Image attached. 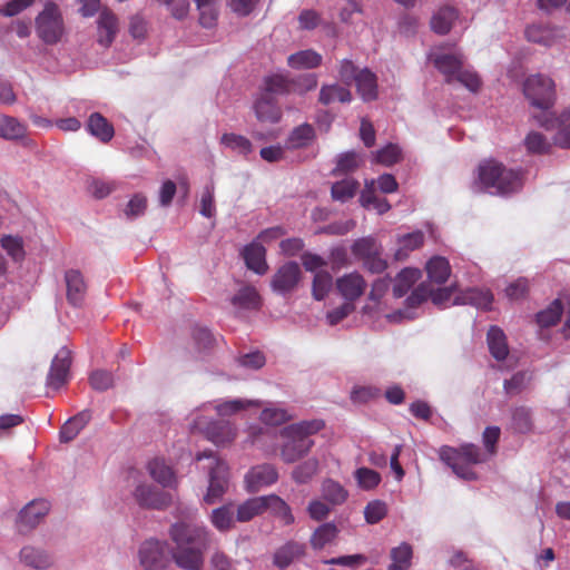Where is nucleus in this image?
<instances>
[{
    "label": "nucleus",
    "instance_id": "9b49d317",
    "mask_svg": "<svg viewBox=\"0 0 570 570\" xmlns=\"http://www.w3.org/2000/svg\"><path fill=\"white\" fill-rule=\"evenodd\" d=\"M139 564L144 570H166L169 566V552L166 541L147 539L138 549Z\"/></svg>",
    "mask_w": 570,
    "mask_h": 570
},
{
    "label": "nucleus",
    "instance_id": "1a4fd4ad",
    "mask_svg": "<svg viewBox=\"0 0 570 570\" xmlns=\"http://www.w3.org/2000/svg\"><path fill=\"white\" fill-rule=\"evenodd\" d=\"M523 92L530 104L541 110H548L554 101V83L543 75H532L523 83Z\"/></svg>",
    "mask_w": 570,
    "mask_h": 570
},
{
    "label": "nucleus",
    "instance_id": "aec40b11",
    "mask_svg": "<svg viewBox=\"0 0 570 570\" xmlns=\"http://www.w3.org/2000/svg\"><path fill=\"white\" fill-rule=\"evenodd\" d=\"M150 478L163 488L174 489L178 484V478L170 465L164 459L155 458L147 464Z\"/></svg>",
    "mask_w": 570,
    "mask_h": 570
},
{
    "label": "nucleus",
    "instance_id": "79ce46f5",
    "mask_svg": "<svg viewBox=\"0 0 570 570\" xmlns=\"http://www.w3.org/2000/svg\"><path fill=\"white\" fill-rule=\"evenodd\" d=\"M232 304L237 309L252 311L259 307L261 298L255 287L244 286L233 296Z\"/></svg>",
    "mask_w": 570,
    "mask_h": 570
},
{
    "label": "nucleus",
    "instance_id": "de8ad7c7",
    "mask_svg": "<svg viewBox=\"0 0 570 570\" xmlns=\"http://www.w3.org/2000/svg\"><path fill=\"white\" fill-rule=\"evenodd\" d=\"M148 200L142 193L134 194L124 206L121 213L127 220H135L141 217L147 209Z\"/></svg>",
    "mask_w": 570,
    "mask_h": 570
},
{
    "label": "nucleus",
    "instance_id": "3c124183",
    "mask_svg": "<svg viewBox=\"0 0 570 570\" xmlns=\"http://www.w3.org/2000/svg\"><path fill=\"white\" fill-rule=\"evenodd\" d=\"M333 287V277L327 271L315 273L312 284V295L316 301L324 299Z\"/></svg>",
    "mask_w": 570,
    "mask_h": 570
},
{
    "label": "nucleus",
    "instance_id": "2eb2a0df",
    "mask_svg": "<svg viewBox=\"0 0 570 570\" xmlns=\"http://www.w3.org/2000/svg\"><path fill=\"white\" fill-rule=\"evenodd\" d=\"M70 364V351L66 347L60 348L51 362L47 376V387L52 390L60 389L68 380Z\"/></svg>",
    "mask_w": 570,
    "mask_h": 570
},
{
    "label": "nucleus",
    "instance_id": "7ed1b4c3",
    "mask_svg": "<svg viewBox=\"0 0 570 570\" xmlns=\"http://www.w3.org/2000/svg\"><path fill=\"white\" fill-rule=\"evenodd\" d=\"M522 187V173L507 168L503 164L487 159L480 163L476 178L472 188L478 193L505 196L520 190Z\"/></svg>",
    "mask_w": 570,
    "mask_h": 570
},
{
    "label": "nucleus",
    "instance_id": "5701e85b",
    "mask_svg": "<svg viewBox=\"0 0 570 570\" xmlns=\"http://www.w3.org/2000/svg\"><path fill=\"white\" fill-rule=\"evenodd\" d=\"M539 122L547 129H557L556 145L562 148L570 147V108L557 119H546L544 121L540 119Z\"/></svg>",
    "mask_w": 570,
    "mask_h": 570
},
{
    "label": "nucleus",
    "instance_id": "72a5a7b5",
    "mask_svg": "<svg viewBox=\"0 0 570 570\" xmlns=\"http://www.w3.org/2000/svg\"><path fill=\"white\" fill-rule=\"evenodd\" d=\"M266 510H269L286 525L295 521L291 507L276 494L264 495V512Z\"/></svg>",
    "mask_w": 570,
    "mask_h": 570
},
{
    "label": "nucleus",
    "instance_id": "c9c22d12",
    "mask_svg": "<svg viewBox=\"0 0 570 570\" xmlns=\"http://www.w3.org/2000/svg\"><path fill=\"white\" fill-rule=\"evenodd\" d=\"M424 243V234L421 230H414L412 233L402 235L397 238V248L394 257L397 261H402L409 256V254L420 248Z\"/></svg>",
    "mask_w": 570,
    "mask_h": 570
},
{
    "label": "nucleus",
    "instance_id": "f8f14e48",
    "mask_svg": "<svg viewBox=\"0 0 570 570\" xmlns=\"http://www.w3.org/2000/svg\"><path fill=\"white\" fill-rule=\"evenodd\" d=\"M136 503L145 509L163 510L171 503V495L155 485L139 481L132 490Z\"/></svg>",
    "mask_w": 570,
    "mask_h": 570
},
{
    "label": "nucleus",
    "instance_id": "2f4dec72",
    "mask_svg": "<svg viewBox=\"0 0 570 570\" xmlns=\"http://www.w3.org/2000/svg\"><path fill=\"white\" fill-rule=\"evenodd\" d=\"M254 110L257 119L262 122L275 124L281 118V109L268 95H263L255 101Z\"/></svg>",
    "mask_w": 570,
    "mask_h": 570
},
{
    "label": "nucleus",
    "instance_id": "a878e982",
    "mask_svg": "<svg viewBox=\"0 0 570 570\" xmlns=\"http://www.w3.org/2000/svg\"><path fill=\"white\" fill-rule=\"evenodd\" d=\"M360 204L366 209H373L379 215H383L391 209L386 198L380 197L375 191V180H365V185L360 195Z\"/></svg>",
    "mask_w": 570,
    "mask_h": 570
},
{
    "label": "nucleus",
    "instance_id": "a18cd8bd",
    "mask_svg": "<svg viewBox=\"0 0 570 570\" xmlns=\"http://www.w3.org/2000/svg\"><path fill=\"white\" fill-rule=\"evenodd\" d=\"M236 521L247 522L264 512V495L246 500L237 507Z\"/></svg>",
    "mask_w": 570,
    "mask_h": 570
},
{
    "label": "nucleus",
    "instance_id": "6e6552de",
    "mask_svg": "<svg viewBox=\"0 0 570 570\" xmlns=\"http://www.w3.org/2000/svg\"><path fill=\"white\" fill-rule=\"evenodd\" d=\"M212 405V403H205L190 414V428L191 430L203 432L216 445L229 444L237 434L235 425L228 421H208L205 416L200 415V411Z\"/></svg>",
    "mask_w": 570,
    "mask_h": 570
},
{
    "label": "nucleus",
    "instance_id": "a19ab883",
    "mask_svg": "<svg viewBox=\"0 0 570 570\" xmlns=\"http://www.w3.org/2000/svg\"><path fill=\"white\" fill-rule=\"evenodd\" d=\"M259 405L261 402L258 400L230 399L216 403L214 409L219 416H229L248 407H258Z\"/></svg>",
    "mask_w": 570,
    "mask_h": 570
},
{
    "label": "nucleus",
    "instance_id": "0e129e2a",
    "mask_svg": "<svg viewBox=\"0 0 570 570\" xmlns=\"http://www.w3.org/2000/svg\"><path fill=\"white\" fill-rule=\"evenodd\" d=\"M355 479L358 487L367 491L376 488L381 482V475L368 468H358L355 471Z\"/></svg>",
    "mask_w": 570,
    "mask_h": 570
},
{
    "label": "nucleus",
    "instance_id": "338daca9",
    "mask_svg": "<svg viewBox=\"0 0 570 570\" xmlns=\"http://www.w3.org/2000/svg\"><path fill=\"white\" fill-rule=\"evenodd\" d=\"M381 395V390L373 385H356L351 391L353 403L364 404Z\"/></svg>",
    "mask_w": 570,
    "mask_h": 570
},
{
    "label": "nucleus",
    "instance_id": "c03bdc74",
    "mask_svg": "<svg viewBox=\"0 0 570 570\" xmlns=\"http://www.w3.org/2000/svg\"><path fill=\"white\" fill-rule=\"evenodd\" d=\"M322 497L332 505H340L346 501L348 493L337 481L326 479L322 483Z\"/></svg>",
    "mask_w": 570,
    "mask_h": 570
},
{
    "label": "nucleus",
    "instance_id": "f257e3e1",
    "mask_svg": "<svg viewBox=\"0 0 570 570\" xmlns=\"http://www.w3.org/2000/svg\"><path fill=\"white\" fill-rule=\"evenodd\" d=\"M170 537L175 542L173 558L176 564L185 570H200L213 532L203 524L177 522L170 528Z\"/></svg>",
    "mask_w": 570,
    "mask_h": 570
},
{
    "label": "nucleus",
    "instance_id": "e2e57ef3",
    "mask_svg": "<svg viewBox=\"0 0 570 570\" xmlns=\"http://www.w3.org/2000/svg\"><path fill=\"white\" fill-rule=\"evenodd\" d=\"M512 425L519 433H527L532 429L531 410L525 406H518L512 411Z\"/></svg>",
    "mask_w": 570,
    "mask_h": 570
},
{
    "label": "nucleus",
    "instance_id": "a211bd4d",
    "mask_svg": "<svg viewBox=\"0 0 570 570\" xmlns=\"http://www.w3.org/2000/svg\"><path fill=\"white\" fill-rule=\"evenodd\" d=\"M493 294L488 288L471 287L460 292L453 303L455 305H471L478 309L489 311L492 307Z\"/></svg>",
    "mask_w": 570,
    "mask_h": 570
},
{
    "label": "nucleus",
    "instance_id": "8fccbe9b",
    "mask_svg": "<svg viewBox=\"0 0 570 570\" xmlns=\"http://www.w3.org/2000/svg\"><path fill=\"white\" fill-rule=\"evenodd\" d=\"M318 468V459L309 458L294 468L292 471V478L296 483L305 484L309 482L314 475H316Z\"/></svg>",
    "mask_w": 570,
    "mask_h": 570
},
{
    "label": "nucleus",
    "instance_id": "4c0bfd02",
    "mask_svg": "<svg viewBox=\"0 0 570 570\" xmlns=\"http://www.w3.org/2000/svg\"><path fill=\"white\" fill-rule=\"evenodd\" d=\"M426 273L430 282L438 285L444 284L451 274L449 261L441 256H434L426 263Z\"/></svg>",
    "mask_w": 570,
    "mask_h": 570
},
{
    "label": "nucleus",
    "instance_id": "864d4df0",
    "mask_svg": "<svg viewBox=\"0 0 570 570\" xmlns=\"http://www.w3.org/2000/svg\"><path fill=\"white\" fill-rule=\"evenodd\" d=\"M380 248L381 245L377 244L375 238L362 237L353 243L352 253L357 259L364 262L371 256L375 255Z\"/></svg>",
    "mask_w": 570,
    "mask_h": 570
},
{
    "label": "nucleus",
    "instance_id": "774afa93",
    "mask_svg": "<svg viewBox=\"0 0 570 570\" xmlns=\"http://www.w3.org/2000/svg\"><path fill=\"white\" fill-rule=\"evenodd\" d=\"M362 161V155L354 150L343 153L337 158L336 170L342 173L353 171L360 167Z\"/></svg>",
    "mask_w": 570,
    "mask_h": 570
},
{
    "label": "nucleus",
    "instance_id": "9d476101",
    "mask_svg": "<svg viewBox=\"0 0 570 570\" xmlns=\"http://www.w3.org/2000/svg\"><path fill=\"white\" fill-rule=\"evenodd\" d=\"M429 297L432 298V302L436 305L443 303L444 299H448L449 293L446 289H438L433 292L428 288L425 285L417 286L406 298V306L403 309H399L395 313L389 314L387 318L391 322H401L404 320H414L417 314L415 309L425 302Z\"/></svg>",
    "mask_w": 570,
    "mask_h": 570
},
{
    "label": "nucleus",
    "instance_id": "412c9836",
    "mask_svg": "<svg viewBox=\"0 0 570 570\" xmlns=\"http://www.w3.org/2000/svg\"><path fill=\"white\" fill-rule=\"evenodd\" d=\"M266 249L257 239L246 245L243 249V257L246 266L258 275L267 272Z\"/></svg>",
    "mask_w": 570,
    "mask_h": 570
},
{
    "label": "nucleus",
    "instance_id": "bf43d9fd",
    "mask_svg": "<svg viewBox=\"0 0 570 570\" xmlns=\"http://www.w3.org/2000/svg\"><path fill=\"white\" fill-rule=\"evenodd\" d=\"M531 376L525 371L514 373L509 380L503 383L504 392L508 396L520 394L529 384Z\"/></svg>",
    "mask_w": 570,
    "mask_h": 570
},
{
    "label": "nucleus",
    "instance_id": "bb28decb",
    "mask_svg": "<svg viewBox=\"0 0 570 570\" xmlns=\"http://www.w3.org/2000/svg\"><path fill=\"white\" fill-rule=\"evenodd\" d=\"M353 82L363 101H372L377 98V78L368 68H362Z\"/></svg>",
    "mask_w": 570,
    "mask_h": 570
},
{
    "label": "nucleus",
    "instance_id": "052dcab7",
    "mask_svg": "<svg viewBox=\"0 0 570 570\" xmlns=\"http://www.w3.org/2000/svg\"><path fill=\"white\" fill-rule=\"evenodd\" d=\"M1 246L7 254L14 261L20 262L24 258L23 240L19 236L6 235L1 238Z\"/></svg>",
    "mask_w": 570,
    "mask_h": 570
},
{
    "label": "nucleus",
    "instance_id": "b1692460",
    "mask_svg": "<svg viewBox=\"0 0 570 570\" xmlns=\"http://www.w3.org/2000/svg\"><path fill=\"white\" fill-rule=\"evenodd\" d=\"M98 42L104 47H109L118 32V19L110 10H102L98 20Z\"/></svg>",
    "mask_w": 570,
    "mask_h": 570
},
{
    "label": "nucleus",
    "instance_id": "13d9d810",
    "mask_svg": "<svg viewBox=\"0 0 570 570\" xmlns=\"http://www.w3.org/2000/svg\"><path fill=\"white\" fill-rule=\"evenodd\" d=\"M199 213L206 218H212L216 215L214 181H208L203 188Z\"/></svg>",
    "mask_w": 570,
    "mask_h": 570
},
{
    "label": "nucleus",
    "instance_id": "c85d7f7f",
    "mask_svg": "<svg viewBox=\"0 0 570 570\" xmlns=\"http://www.w3.org/2000/svg\"><path fill=\"white\" fill-rule=\"evenodd\" d=\"M421 278V271L417 268H403L393 281V296L395 298L403 297Z\"/></svg>",
    "mask_w": 570,
    "mask_h": 570
},
{
    "label": "nucleus",
    "instance_id": "cd10ccee",
    "mask_svg": "<svg viewBox=\"0 0 570 570\" xmlns=\"http://www.w3.org/2000/svg\"><path fill=\"white\" fill-rule=\"evenodd\" d=\"M86 128L91 136L101 142L110 141L115 135L112 125L99 112L89 116Z\"/></svg>",
    "mask_w": 570,
    "mask_h": 570
},
{
    "label": "nucleus",
    "instance_id": "6ab92c4d",
    "mask_svg": "<svg viewBox=\"0 0 570 570\" xmlns=\"http://www.w3.org/2000/svg\"><path fill=\"white\" fill-rule=\"evenodd\" d=\"M19 559L23 566L33 570H46L53 564L52 556L47 550L35 546L23 547Z\"/></svg>",
    "mask_w": 570,
    "mask_h": 570
},
{
    "label": "nucleus",
    "instance_id": "4d7b16f0",
    "mask_svg": "<svg viewBox=\"0 0 570 570\" xmlns=\"http://www.w3.org/2000/svg\"><path fill=\"white\" fill-rule=\"evenodd\" d=\"M358 188V183L353 178H345L335 183L331 188L333 199L345 203L353 198Z\"/></svg>",
    "mask_w": 570,
    "mask_h": 570
},
{
    "label": "nucleus",
    "instance_id": "ddd939ff",
    "mask_svg": "<svg viewBox=\"0 0 570 570\" xmlns=\"http://www.w3.org/2000/svg\"><path fill=\"white\" fill-rule=\"evenodd\" d=\"M278 480V472L273 464L263 463L253 466L245 474V485L248 492H257L263 488L276 483Z\"/></svg>",
    "mask_w": 570,
    "mask_h": 570
},
{
    "label": "nucleus",
    "instance_id": "473e14b6",
    "mask_svg": "<svg viewBox=\"0 0 570 570\" xmlns=\"http://www.w3.org/2000/svg\"><path fill=\"white\" fill-rule=\"evenodd\" d=\"M235 508L232 503L214 509L209 514V521L219 532L229 531L235 524Z\"/></svg>",
    "mask_w": 570,
    "mask_h": 570
},
{
    "label": "nucleus",
    "instance_id": "6e6d98bb",
    "mask_svg": "<svg viewBox=\"0 0 570 570\" xmlns=\"http://www.w3.org/2000/svg\"><path fill=\"white\" fill-rule=\"evenodd\" d=\"M392 563L389 570H409L412 559V548L407 543H401L391 551Z\"/></svg>",
    "mask_w": 570,
    "mask_h": 570
},
{
    "label": "nucleus",
    "instance_id": "f3484780",
    "mask_svg": "<svg viewBox=\"0 0 570 570\" xmlns=\"http://www.w3.org/2000/svg\"><path fill=\"white\" fill-rule=\"evenodd\" d=\"M336 288L346 302L353 304L366 288V282L357 272L345 274L336 279Z\"/></svg>",
    "mask_w": 570,
    "mask_h": 570
},
{
    "label": "nucleus",
    "instance_id": "20e7f679",
    "mask_svg": "<svg viewBox=\"0 0 570 570\" xmlns=\"http://www.w3.org/2000/svg\"><path fill=\"white\" fill-rule=\"evenodd\" d=\"M325 423L321 419L301 421L287 425L282 430V436L285 439L281 449V456L284 462L293 463L304 456L314 445L311 435L316 434Z\"/></svg>",
    "mask_w": 570,
    "mask_h": 570
},
{
    "label": "nucleus",
    "instance_id": "ea45409f",
    "mask_svg": "<svg viewBox=\"0 0 570 570\" xmlns=\"http://www.w3.org/2000/svg\"><path fill=\"white\" fill-rule=\"evenodd\" d=\"M458 20V12L454 8L445 6L440 8L431 19V28L439 35L450 31L454 21Z\"/></svg>",
    "mask_w": 570,
    "mask_h": 570
},
{
    "label": "nucleus",
    "instance_id": "0eeeda50",
    "mask_svg": "<svg viewBox=\"0 0 570 570\" xmlns=\"http://www.w3.org/2000/svg\"><path fill=\"white\" fill-rule=\"evenodd\" d=\"M35 30L37 37L45 45H57L65 36V20L60 7L46 1L42 10L35 18Z\"/></svg>",
    "mask_w": 570,
    "mask_h": 570
},
{
    "label": "nucleus",
    "instance_id": "f03ea898",
    "mask_svg": "<svg viewBox=\"0 0 570 570\" xmlns=\"http://www.w3.org/2000/svg\"><path fill=\"white\" fill-rule=\"evenodd\" d=\"M500 438V429L498 426H488L483 432V443L487 449L484 458L479 446L474 444H463L460 449L451 446H442L440 450V459L449 465L452 471L463 480H474L475 472L472 465L487 461L495 452V444Z\"/></svg>",
    "mask_w": 570,
    "mask_h": 570
},
{
    "label": "nucleus",
    "instance_id": "4be33fe9",
    "mask_svg": "<svg viewBox=\"0 0 570 570\" xmlns=\"http://www.w3.org/2000/svg\"><path fill=\"white\" fill-rule=\"evenodd\" d=\"M50 504L46 500H33L28 503L18 515L19 525L31 529L49 512Z\"/></svg>",
    "mask_w": 570,
    "mask_h": 570
},
{
    "label": "nucleus",
    "instance_id": "423d86ee",
    "mask_svg": "<svg viewBox=\"0 0 570 570\" xmlns=\"http://www.w3.org/2000/svg\"><path fill=\"white\" fill-rule=\"evenodd\" d=\"M204 460L207 463L202 465V469L208 471V488L203 500L206 504L212 505L217 503L227 491L229 480L228 465L212 451L197 453L196 461L202 462Z\"/></svg>",
    "mask_w": 570,
    "mask_h": 570
},
{
    "label": "nucleus",
    "instance_id": "37998d69",
    "mask_svg": "<svg viewBox=\"0 0 570 570\" xmlns=\"http://www.w3.org/2000/svg\"><path fill=\"white\" fill-rule=\"evenodd\" d=\"M563 312V306L560 299H554L544 309L540 311L535 315L537 324L540 328H549L554 326L559 321Z\"/></svg>",
    "mask_w": 570,
    "mask_h": 570
},
{
    "label": "nucleus",
    "instance_id": "49530a36",
    "mask_svg": "<svg viewBox=\"0 0 570 570\" xmlns=\"http://www.w3.org/2000/svg\"><path fill=\"white\" fill-rule=\"evenodd\" d=\"M314 137V129L311 125L304 124L292 130L286 142L285 148L298 149L306 147Z\"/></svg>",
    "mask_w": 570,
    "mask_h": 570
},
{
    "label": "nucleus",
    "instance_id": "69168bd1",
    "mask_svg": "<svg viewBox=\"0 0 570 570\" xmlns=\"http://www.w3.org/2000/svg\"><path fill=\"white\" fill-rule=\"evenodd\" d=\"M525 37L529 41L542 46H551L553 36L552 31L543 26L533 24L525 29Z\"/></svg>",
    "mask_w": 570,
    "mask_h": 570
},
{
    "label": "nucleus",
    "instance_id": "58836bf2",
    "mask_svg": "<svg viewBox=\"0 0 570 570\" xmlns=\"http://www.w3.org/2000/svg\"><path fill=\"white\" fill-rule=\"evenodd\" d=\"M91 419V414L89 411H82L69 419L60 430V441L61 442H70L72 441L79 432L86 426V424Z\"/></svg>",
    "mask_w": 570,
    "mask_h": 570
},
{
    "label": "nucleus",
    "instance_id": "f704fd0d",
    "mask_svg": "<svg viewBox=\"0 0 570 570\" xmlns=\"http://www.w3.org/2000/svg\"><path fill=\"white\" fill-rule=\"evenodd\" d=\"M27 135V126L17 118L0 114V138L6 140L23 139Z\"/></svg>",
    "mask_w": 570,
    "mask_h": 570
},
{
    "label": "nucleus",
    "instance_id": "7c9ffc66",
    "mask_svg": "<svg viewBox=\"0 0 570 570\" xmlns=\"http://www.w3.org/2000/svg\"><path fill=\"white\" fill-rule=\"evenodd\" d=\"M322 61V55L313 49L299 50L287 57V65L297 70L317 68Z\"/></svg>",
    "mask_w": 570,
    "mask_h": 570
},
{
    "label": "nucleus",
    "instance_id": "5fc2aeb1",
    "mask_svg": "<svg viewBox=\"0 0 570 570\" xmlns=\"http://www.w3.org/2000/svg\"><path fill=\"white\" fill-rule=\"evenodd\" d=\"M372 157L374 163L390 167L400 161L402 157V150L399 145L390 142L373 153Z\"/></svg>",
    "mask_w": 570,
    "mask_h": 570
},
{
    "label": "nucleus",
    "instance_id": "dca6fc26",
    "mask_svg": "<svg viewBox=\"0 0 570 570\" xmlns=\"http://www.w3.org/2000/svg\"><path fill=\"white\" fill-rule=\"evenodd\" d=\"M487 343L489 352L498 362H505L507 368L512 367L514 363L509 358V346L504 332L497 325L490 326L487 333Z\"/></svg>",
    "mask_w": 570,
    "mask_h": 570
},
{
    "label": "nucleus",
    "instance_id": "e433bc0d",
    "mask_svg": "<svg viewBox=\"0 0 570 570\" xmlns=\"http://www.w3.org/2000/svg\"><path fill=\"white\" fill-rule=\"evenodd\" d=\"M220 145L243 157H247L254 150L253 144L247 137L235 132H225L220 137Z\"/></svg>",
    "mask_w": 570,
    "mask_h": 570
},
{
    "label": "nucleus",
    "instance_id": "4468645a",
    "mask_svg": "<svg viewBox=\"0 0 570 570\" xmlns=\"http://www.w3.org/2000/svg\"><path fill=\"white\" fill-rule=\"evenodd\" d=\"M299 279V265L296 262H287L274 274L271 285L274 292L285 295L297 286Z\"/></svg>",
    "mask_w": 570,
    "mask_h": 570
},
{
    "label": "nucleus",
    "instance_id": "393cba45",
    "mask_svg": "<svg viewBox=\"0 0 570 570\" xmlns=\"http://www.w3.org/2000/svg\"><path fill=\"white\" fill-rule=\"evenodd\" d=\"M65 281L68 301L75 306L81 305L87 292L82 274L78 269H69L65 274Z\"/></svg>",
    "mask_w": 570,
    "mask_h": 570
},
{
    "label": "nucleus",
    "instance_id": "680f3d73",
    "mask_svg": "<svg viewBox=\"0 0 570 570\" xmlns=\"http://www.w3.org/2000/svg\"><path fill=\"white\" fill-rule=\"evenodd\" d=\"M289 419L287 410L274 404L266 406L261 413V421L268 425H281Z\"/></svg>",
    "mask_w": 570,
    "mask_h": 570
},
{
    "label": "nucleus",
    "instance_id": "603ef678",
    "mask_svg": "<svg viewBox=\"0 0 570 570\" xmlns=\"http://www.w3.org/2000/svg\"><path fill=\"white\" fill-rule=\"evenodd\" d=\"M337 532L338 530L334 523H323L314 531L311 538V544L315 549H323L335 539Z\"/></svg>",
    "mask_w": 570,
    "mask_h": 570
},
{
    "label": "nucleus",
    "instance_id": "39448f33",
    "mask_svg": "<svg viewBox=\"0 0 570 570\" xmlns=\"http://www.w3.org/2000/svg\"><path fill=\"white\" fill-rule=\"evenodd\" d=\"M429 60L445 77L448 83L458 81L473 94L480 89L482 83L480 77L475 71L464 68L462 55L431 51Z\"/></svg>",
    "mask_w": 570,
    "mask_h": 570
},
{
    "label": "nucleus",
    "instance_id": "c756f323",
    "mask_svg": "<svg viewBox=\"0 0 570 570\" xmlns=\"http://www.w3.org/2000/svg\"><path fill=\"white\" fill-rule=\"evenodd\" d=\"M351 100V90L342 85L331 83L321 87L318 101L325 106L334 102L348 104Z\"/></svg>",
    "mask_w": 570,
    "mask_h": 570
},
{
    "label": "nucleus",
    "instance_id": "09e8293b",
    "mask_svg": "<svg viewBox=\"0 0 570 570\" xmlns=\"http://www.w3.org/2000/svg\"><path fill=\"white\" fill-rule=\"evenodd\" d=\"M303 553V547L296 542H288L274 554V564L281 569L288 567L295 558Z\"/></svg>",
    "mask_w": 570,
    "mask_h": 570
}]
</instances>
